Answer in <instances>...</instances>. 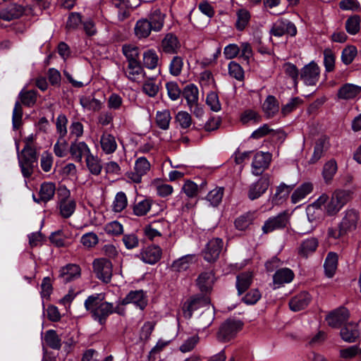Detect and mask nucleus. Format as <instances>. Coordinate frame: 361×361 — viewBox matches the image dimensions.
I'll list each match as a JSON object with an SVG mask.
<instances>
[{
  "label": "nucleus",
  "instance_id": "obj_33",
  "mask_svg": "<svg viewBox=\"0 0 361 361\" xmlns=\"http://www.w3.org/2000/svg\"><path fill=\"white\" fill-rule=\"evenodd\" d=\"M152 30L153 28L147 18L138 20L134 27L135 35L138 39L147 38Z\"/></svg>",
  "mask_w": 361,
  "mask_h": 361
},
{
  "label": "nucleus",
  "instance_id": "obj_1",
  "mask_svg": "<svg viewBox=\"0 0 361 361\" xmlns=\"http://www.w3.org/2000/svg\"><path fill=\"white\" fill-rule=\"evenodd\" d=\"M353 191L352 190L336 189L331 195L322 194L307 209V214L314 209H324V213L328 216L336 215L343 207L352 199Z\"/></svg>",
  "mask_w": 361,
  "mask_h": 361
},
{
  "label": "nucleus",
  "instance_id": "obj_10",
  "mask_svg": "<svg viewBox=\"0 0 361 361\" xmlns=\"http://www.w3.org/2000/svg\"><path fill=\"white\" fill-rule=\"evenodd\" d=\"M162 255V250L158 245H149L142 249L137 257L145 264H154Z\"/></svg>",
  "mask_w": 361,
  "mask_h": 361
},
{
  "label": "nucleus",
  "instance_id": "obj_29",
  "mask_svg": "<svg viewBox=\"0 0 361 361\" xmlns=\"http://www.w3.org/2000/svg\"><path fill=\"white\" fill-rule=\"evenodd\" d=\"M149 23L153 28V31H160L164 23L166 15L159 8H154L148 16Z\"/></svg>",
  "mask_w": 361,
  "mask_h": 361
},
{
  "label": "nucleus",
  "instance_id": "obj_36",
  "mask_svg": "<svg viewBox=\"0 0 361 361\" xmlns=\"http://www.w3.org/2000/svg\"><path fill=\"white\" fill-rule=\"evenodd\" d=\"M313 190L311 183L307 182L299 186L291 195V202L296 204L303 200Z\"/></svg>",
  "mask_w": 361,
  "mask_h": 361
},
{
  "label": "nucleus",
  "instance_id": "obj_63",
  "mask_svg": "<svg viewBox=\"0 0 361 361\" xmlns=\"http://www.w3.org/2000/svg\"><path fill=\"white\" fill-rule=\"evenodd\" d=\"M357 50L354 46L345 47L341 53V61L345 65L350 64L356 56Z\"/></svg>",
  "mask_w": 361,
  "mask_h": 361
},
{
  "label": "nucleus",
  "instance_id": "obj_17",
  "mask_svg": "<svg viewBox=\"0 0 361 361\" xmlns=\"http://www.w3.org/2000/svg\"><path fill=\"white\" fill-rule=\"evenodd\" d=\"M209 303V300L207 297H197L186 301L183 306L184 317L190 319L192 317L193 311L201 307L207 306Z\"/></svg>",
  "mask_w": 361,
  "mask_h": 361
},
{
  "label": "nucleus",
  "instance_id": "obj_9",
  "mask_svg": "<svg viewBox=\"0 0 361 361\" xmlns=\"http://www.w3.org/2000/svg\"><path fill=\"white\" fill-rule=\"evenodd\" d=\"M359 220L360 214L358 212L353 209L345 210L340 223L342 232L348 234L354 231L357 227Z\"/></svg>",
  "mask_w": 361,
  "mask_h": 361
},
{
  "label": "nucleus",
  "instance_id": "obj_7",
  "mask_svg": "<svg viewBox=\"0 0 361 361\" xmlns=\"http://www.w3.org/2000/svg\"><path fill=\"white\" fill-rule=\"evenodd\" d=\"M271 185L270 176L265 174L256 182L252 183L248 190V197L251 200L260 197L268 190Z\"/></svg>",
  "mask_w": 361,
  "mask_h": 361
},
{
  "label": "nucleus",
  "instance_id": "obj_21",
  "mask_svg": "<svg viewBox=\"0 0 361 361\" xmlns=\"http://www.w3.org/2000/svg\"><path fill=\"white\" fill-rule=\"evenodd\" d=\"M294 278L293 271L288 268L279 269L273 276V286L274 289L280 288L285 283H290Z\"/></svg>",
  "mask_w": 361,
  "mask_h": 361
},
{
  "label": "nucleus",
  "instance_id": "obj_13",
  "mask_svg": "<svg viewBox=\"0 0 361 361\" xmlns=\"http://www.w3.org/2000/svg\"><path fill=\"white\" fill-rule=\"evenodd\" d=\"M271 160V154L269 152H258L254 156L252 162V173L255 176L261 174L268 168Z\"/></svg>",
  "mask_w": 361,
  "mask_h": 361
},
{
  "label": "nucleus",
  "instance_id": "obj_28",
  "mask_svg": "<svg viewBox=\"0 0 361 361\" xmlns=\"http://www.w3.org/2000/svg\"><path fill=\"white\" fill-rule=\"evenodd\" d=\"M100 145L103 152L106 154L114 153L117 149L115 137L107 132L102 133L100 137Z\"/></svg>",
  "mask_w": 361,
  "mask_h": 361
},
{
  "label": "nucleus",
  "instance_id": "obj_30",
  "mask_svg": "<svg viewBox=\"0 0 361 361\" xmlns=\"http://www.w3.org/2000/svg\"><path fill=\"white\" fill-rule=\"evenodd\" d=\"M111 4L112 7L117 9L118 19L120 21L129 16L131 7L129 0H111Z\"/></svg>",
  "mask_w": 361,
  "mask_h": 361
},
{
  "label": "nucleus",
  "instance_id": "obj_19",
  "mask_svg": "<svg viewBox=\"0 0 361 361\" xmlns=\"http://www.w3.org/2000/svg\"><path fill=\"white\" fill-rule=\"evenodd\" d=\"M69 195L70 192L65 190L64 197L60 200L59 203L60 214L63 218H69L75 210V201Z\"/></svg>",
  "mask_w": 361,
  "mask_h": 361
},
{
  "label": "nucleus",
  "instance_id": "obj_44",
  "mask_svg": "<svg viewBox=\"0 0 361 361\" xmlns=\"http://www.w3.org/2000/svg\"><path fill=\"white\" fill-rule=\"evenodd\" d=\"M195 255H186L175 260L172 264L171 268L176 271H186L192 263Z\"/></svg>",
  "mask_w": 361,
  "mask_h": 361
},
{
  "label": "nucleus",
  "instance_id": "obj_60",
  "mask_svg": "<svg viewBox=\"0 0 361 361\" xmlns=\"http://www.w3.org/2000/svg\"><path fill=\"white\" fill-rule=\"evenodd\" d=\"M67 117L64 114H59L56 120V128L61 139L64 138L67 134Z\"/></svg>",
  "mask_w": 361,
  "mask_h": 361
},
{
  "label": "nucleus",
  "instance_id": "obj_47",
  "mask_svg": "<svg viewBox=\"0 0 361 361\" xmlns=\"http://www.w3.org/2000/svg\"><path fill=\"white\" fill-rule=\"evenodd\" d=\"M338 170L337 163L334 159L327 161L323 167L322 176L326 183L329 184Z\"/></svg>",
  "mask_w": 361,
  "mask_h": 361
},
{
  "label": "nucleus",
  "instance_id": "obj_24",
  "mask_svg": "<svg viewBox=\"0 0 361 361\" xmlns=\"http://www.w3.org/2000/svg\"><path fill=\"white\" fill-rule=\"evenodd\" d=\"M56 187L55 184L51 182H45L43 183L39 191V198H36L35 195H33V199L35 202H47L51 200L55 194Z\"/></svg>",
  "mask_w": 361,
  "mask_h": 361
},
{
  "label": "nucleus",
  "instance_id": "obj_64",
  "mask_svg": "<svg viewBox=\"0 0 361 361\" xmlns=\"http://www.w3.org/2000/svg\"><path fill=\"white\" fill-rule=\"evenodd\" d=\"M228 68L231 77L240 81L243 80L244 71L240 64L235 61H231L228 63Z\"/></svg>",
  "mask_w": 361,
  "mask_h": 361
},
{
  "label": "nucleus",
  "instance_id": "obj_61",
  "mask_svg": "<svg viewBox=\"0 0 361 361\" xmlns=\"http://www.w3.org/2000/svg\"><path fill=\"white\" fill-rule=\"evenodd\" d=\"M176 122L183 129L189 128L192 124V118L190 114L185 111L177 113L175 117Z\"/></svg>",
  "mask_w": 361,
  "mask_h": 361
},
{
  "label": "nucleus",
  "instance_id": "obj_32",
  "mask_svg": "<svg viewBox=\"0 0 361 361\" xmlns=\"http://www.w3.org/2000/svg\"><path fill=\"white\" fill-rule=\"evenodd\" d=\"M81 270L78 265L70 264L61 268L60 271V276L66 282L78 279L80 276Z\"/></svg>",
  "mask_w": 361,
  "mask_h": 361
},
{
  "label": "nucleus",
  "instance_id": "obj_27",
  "mask_svg": "<svg viewBox=\"0 0 361 361\" xmlns=\"http://www.w3.org/2000/svg\"><path fill=\"white\" fill-rule=\"evenodd\" d=\"M360 332L357 324L355 322H350L343 326L341 330L342 339L348 343H353L359 337Z\"/></svg>",
  "mask_w": 361,
  "mask_h": 361
},
{
  "label": "nucleus",
  "instance_id": "obj_2",
  "mask_svg": "<svg viewBox=\"0 0 361 361\" xmlns=\"http://www.w3.org/2000/svg\"><path fill=\"white\" fill-rule=\"evenodd\" d=\"M102 294H94L85 301V307L92 314L93 319L103 324L106 318L114 312L112 303L104 301Z\"/></svg>",
  "mask_w": 361,
  "mask_h": 361
},
{
  "label": "nucleus",
  "instance_id": "obj_22",
  "mask_svg": "<svg viewBox=\"0 0 361 361\" xmlns=\"http://www.w3.org/2000/svg\"><path fill=\"white\" fill-rule=\"evenodd\" d=\"M360 92L361 86L346 83L339 88L337 96L340 99L350 100L355 99Z\"/></svg>",
  "mask_w": 361,
  "mask_h": 361
},
{
  "label": "nucleus",
  "instance_id": "obj_58",
  "mask_svg": "<svg viewBox=\"0 0 361 361\" xmlns=\"http://www.w3.org/2000/svg\"><path fill=\"white\" fill-rule=\"evenodd\" d=\"M200 83L202 89L211 90L215 86L214 79L212 73L209 71H204L200 73Z\"/></svg>",
  "mask_w": 361,
  "mask_h": 361
},
{
  "label": "nucleus",
  "instance_id": "obj_53",
  "mask_svg": "<svg viewBox=\"0 0 361 361\" xmlns=\"http://www.w3.org/2000/svg\"><path fill=\"white\" fill-rule=\"evenodd\" d=\"M161 224V221H157L145 226L143 228L145 235L149 240H153L156 237L161 236V231L159 230V227Z\"/></svg>",
  "mask_w": 361,
  "mask_h": 361
},
{
  "label": "nucleus",
  "instance_id": "obj_39",
  "mask_svg": "<svg viewBox=\"0 0 361 361\" xmlns=\"http://www.w3.org/2000/svg\"><path fill=\"white\" fill-rule=\"evenodd\" d=\"M183 96L187 102L188 106L195 105L199 100V90L194 84L186 85L183 90Z\"/></svg>",
  "mask_w": 361,
  "mask_h": 361
},
{
  "label": "nucleus",
  "instance_id": "obj_34",
  "mask_svg": "<svg viewBox=\"0 0 361 361\" xmlns=\"http://www.w3.org/2000/svg\"><path fill=\"white\" fill-rule=\"evenodd\" d=\"M262 109L267 118H271L279 111V105L277 99L272 95L268 96L264 100Z\"/></svg>",
  "mask_w": 361,
  "mask_h": 361
},
{
  "label": "nucleus",
  "instance_id": "obj_56",
  "mask_svg": "<svg viewBox=\"0 0 361 361\" xmlns=\"http://www.w3.org/2000/svg\"><path fill=\"white\" fill-rule=\"evenodd\" d=\"M159 56L153 50H148L143 54V63L147 68L154 69L157 67Z\"/></svg>",
  "mask_w": 361,
  "mask_h": 361
},
{
  "label": "nucleus",
  "instance_id": "obj_46",
  "mask_svg": "<svg viewBox=\"0 0 361 361\" xmlns=\"http://www.w3.org/2000/svg\"><path fill=\"white\" fill-rule=\"evenodd\" d=\"M293 187L281 183L276 189L274 195L271 197V201L275 204H279L288 197V194L292 190Z\"/></svg>",
  "mask_w": 361,
  "mask_h": 361
},
{
  "label": "nucleus",
  "instance_id": "obj_4",
  "mask_svg": "<svg viewBox=\"0 0 361 361\" xmlns=\"http://www.w3.org/2000/svg\"><path fill=\"white\" fill-rule=\"evenodd\" d=\"M93 271L96 277L105 283L111 281L113 276V264L104 257L95 259L92 262Z\"/></svg>",
  "mask_w": 361,
  "mask_h": 361
},
{
  "label": "nucleus",
  "instance_id": "obj_40",
  "mask_svg": "<svg viewBox=\"0 0 361 361\" xmlns=\"http://www.w3.org/2000/svg\"><path fill=\"white\" fill-rule=\"evenodd\" d=\"M338 255L335 252H329L325 259L324 267L325 274L327 277L331 278L337 269Z\"/></svg>",
  "mask_w": 361,
  "mask_h": 361
},
{
  "label": "nucleus",
  "instance_id": "obj_31",
  "mask_svg": "<svg viewBox=\"0 0 361 361\" xmlns=\"http://www.w3.org/2000/svg\"><path fill=\"white\" fill-rule=\"evenodd\" d=\"M329 147V141L328 137L324 136L319 137L315 143L314 152L310 159V162L315 163L320 159Z\"/></svg>",
  "mask_w": 361,
  "mask_h": 361
},
{
  "label": "nucleus",
  "instance_id": "obj_59",
  "mask_svg": "<svg viewBox=\"0 0 361 361\" xmlns=\"http://www.w3.org/2000/svg\"><path fill=\"white\" fill-rule=\"evenodd\" d=\"M20 102L27 106H33L37 101V93L34 90H22L19 94Z\"/></svg>",
  "mask_w": 361,
  "mask_h": 361
},
{
  "label": "nucleus",
  "instance_id": "obj_18",
  "mask_svg": "<svg viewBox=\"0 0 361 361\" xmlns=\"http://www.w3.org/2000/svg\"><path fill=\"white\" fill-rule=\"evenodd\" d=\"M349 318V312L345 307H340L326 317L328 324L334 328L341 326Z\"/></svg>",
  "mask_w": 361,
  "mask_h": 361
},
{
  "label": "nucleus",
  "instance_id": "obj_15",
  "mask_svg": "<svg viewBox=\"0 0 361 361\" xmlns=\"http://www.w3.org/2000/svg\"><path fill=\"white\" fill-rule=\"evenodd\" d=\"M130 303L143 310L147 305V299L145 292L142 290L129 292L122 300L121 304L126 305Z\"/></svg>",
  "mask_w": 361,
  "mask_h": 361
},
{
  "label": "nucleus",
  "instance_id": "obj_43",
  "mask_svg": "<svg viewBox=\"0 0 361 361\" xmlns=\"http://www.w3.org/2000/svg\"><path fill=\"white\" fill-rule=\"evenodd\" d=\"M318 247V240L315 238H310L303 240L299 248V254L307 257L312 254Z\"/></svg>",
  "mask_w": 361,
  "mask_h": 361
},
{
  "label": "nucleus",
  "instance_id": "obj_12",
  "mask_svg": "<svg viewBox=\"0 0 361 361\" xmlns=\"http://www.w3.org/2000/svg\"><path fill=\"white\" fill-rule=\"evenodd\" d=\"M296 33V27L287 19L278 20L274 23L272 28L271 29V34L276 37H281L285 34H288L290 36H295Z\"/></svg>",
  "mask_w": 361,
  "mask_h": 361
},
{
  "label": "nucleus",
  "instance_id": "obj_14",
  "mask_svg": "<svg viewBox=\"0 0 361 361\" xmlns=\"http://www.w3.org/2000/svg\"><path fill=\"white\" fill-rule=\"evenodd\" d=\"M69 152L75 161L80 163L83 157L86 159L91 154V150L85 142L75 140L71 142Z\"/></svg>",
  "mask_w": 361,
  "mask_h": 361
},
{
  "label": "nucleus",
  "instance_id": "obj_26",
  "mask_svg": "<svg viewBox=\"0 0 361 361\" xmlns=\"http://www.w3.org/2000/svg\"><path fill=\"white\" fill-rule=\"evenodd\" d=\"M25 12V8L20 5L11 4L0 12L2 20L10 21L21 17Z\"/></svg>",
  "mask_w": 361,
  "mask_h": 361
},
{
  "label": "nucleus",
  "instance_id": "obj_51",
  "mask_svg": "<svg viewBox=\"0 0 361 361\" xmlns=\"http://www.w3.org/2000/svg\"><path fill=\"white\" fill-rule=\"evenodd\" d=\"M152 185L155 189L157 194L161 197H166L171 195L173 191L171 185L164 183L160 179L154 180Z\"/></svg>",
  "mask_w": 361,
  "mask_h": 361
},
{
  "label": "nucleus",
  "instance_id": "obj_49",
  "mask_svg": "<svg viewBox=\"0 0 361 361\" xmlns=\"http://www.w3.org/2000/svg\"><path fill=\"white\" fill-rule=\"evenodd\" d=\"M255 219V212H249L245 213L235 219V226L237 229L244 231L252 224Z\"/></svg>",
  "mask_w": 361,
  "mask_h": 361
},
{
  "label": "nucleus",
  "instance_id": "obj_48",
  "mask_svg": "<svg viewBox=\"0 0 361 361\" xmlns=\"http://www.w3.org/2000/svg\"><path fill=\"white\" fill-rule=\"evenodd\" d=\"M43 341L47 346L52 349L59 350L61 348V338L54 330L47 331L44 333Z\"/></svg>",
  "mask_w": 361,
  "mask_h": 361
},
{
  "label": "nucleus",
  "instance_id": "obj_35",
  "mask_svg": "<svg viewBox=\"0 0 361 361\" xmlns=\"http://www.w3.org/2000/svg\"><path fill=\"white\" fill-rule=\"evenodd\" d=\"M164 52L166 54H175L179 48V42L176 36L167 34L161 42Z\"/></svg>",
  "mask_w": 361,
  "mask_h": 361
},
{
  "label": "nucleus",
  "instance_id": "obj_20",
  "mask_svg": "<svg viewBox=\"0 0 361 361\" xmlns=\"http://www.w3.org/2000/svg\"><path fill=\"white\" fill-rule=\"evenodd\" d=\"M125 75L131 81L140 82L145 76V73L140 62L128 63L124 70Z\"/></svg>",
  "mask_w": 361,
  "mask_h": 361
},
{
  "label": "nucleus",
  "instance_id": "obj_57",
  "mask_svg": "<svg viewBox=\"0 0 361 361\" xmlns=\"http://www.w3.org/2000/svg\"><path fill=\"white\" fill-rule=\"evenodd\" d=\"M224 189L222 187H216L209 192L207 195V200L210 202V204L216 207L219 205L223 198Z\"/></svg>",
  "mask_w": 361,
  "mask_h": 361
},
{
  "label": "nucleus",
  "instance_id": "obj_25",
  "mask_svg": "<svg viewBox=\"0 0 361 361\" xmlns=\"http://www.w3.org/2000/svg\"><path fill=\"white\" fill-rule=\"evenodd\" d=\"M311 301V297L307 292H301L295 295L289 302L291 310L298 312L305 309Z\"/></svg>",
  "mask_w": 361,
  "mask_h": 361
},
{
  "label": "nucleus",
  "instance_id": "obj_11",
  "mask_svg": "<svg viewBox=\"0 0 361 361\" xmlns=\"http://www.w3.org/2000/svg\"><path fill=\"white\" fill-rule=\"evenodd\" d=\"M223 244L221 238H216L210 240L202 252L204 259L209 262L216 261L219 258Z\"/></svg>",
  "mask_w": 361,
  "mask_h": 361
},
{
  "label": "nucleus",
  "instance_id": "obj_45",
  "mask_svg": "<svg viewBox=\"0 0 361 361\" xmlns=\"http://www.w3.org/2000/svg\"><path fill=\"white\" fill-rule=\"evenodd\" d=\"M80 104L83 109L94 111H99L101 109L102 106V102L92 95L81 97L80 99Z\"/></svg>",
  "mask_w": 361,
  "mask_h": 361
},
{
  "label": "nucleus",
  "instance_id": "obj_37",
  "mask_svg": "<svg viewBox=\"0 0 361 361\" xmlns=\"http://www.w3.org/2000/svg\"><path fill=\"white\" fill-rule=\"evenodd\" d=\"M214 312L209 308L203 311L196 319L195 323L197 330H204L209 326L214 321Z\"/></svg>",
  "mask_w": 361,
  "mask_h": 361
},
{
  "label": "nucleus",
  "instance_id": "obj_54",
  "mask_svg": "<svg viewBox=\"0 0 361 361\" xmlns=\"http://www.w3.org/2000/svg\"><path fill=\"white\" fill-rule=\"evenodd\" d=\"M142 90L147 96L154 97L159 91V85L153 78H149L144 82Z\"/></svg>",
  "mask_w": 361,
  "mask_h": 361
},
{
  "label": "nucleus",
  "instance_id": "obj_41",
  "mask_svg": "<svg viewBox=\"0 0 361 361\" xmlns=\"http://www.w3.org/2000/svg\"><path fill=\"white\" fill-rule=\"evenodd\" d=\"M171 116L169 110L163 109L157 111L155 115L156 125L161 130H166L169 128Z\"/></svg>",
  "mask_w": 361,
  "mask_h": 361
},
{
  "label": "nucleus",
  "instance_id": "obj_55",
  "mask_svg": "<svg viewBox=\"0 0 361 361\" xmlns=\"http://www.w3.org/2000/svg\"><path fill=\"white\" fill-rule=\"evenodd\" d=\"M128 205V198L125 192H118L116 193L112 203V209L115 212H121Z\"/></svg>",
  "mask_w": 361,
  "mask_h": 361
},
{
  "label": "nucleus",
  "instance_id": "obj_50",
  "mask_svg": "<svg viewBox=\"0 0 361 361\" xmlns=\"http://www.w3.org/2000/svg\"><path fill=\"white\" fill-rule=\"evenodd\" d=\"M122 52L126 56L128 64L133 62H140V50L137 47L132 44H124L122 47Z\"/></svg>",
  "mask_w": 361,
  "mask_h": 361
},
{
  "label": "nucleus",
  "instance_id": "obj_16",
  "mask_svg": "<svg viewBox=\"0 0 361 361\" xmlns=\"http://www.w3.org/2000/svg\"><path fill=\"white\" fill-rule=\"evenodd\" d=\"M288 216L286 213H281L276 216L268 219L262 226L264 233L272 232L286 226L288 224Z\"/></svg>",
  "mask_w": 361,
  "mask_h": 361
},
{
  "label": "nucleus",
  "instance_id": "obj_38",
  "mask_svg": "<svg viewBox=\"0 0 361 361\" xmlns=\"http://www.w3.org/2000/svg\"><path fill=\"white\" fill-rule=\"evenodd\" d=\"M252 274L250 271L242 273L236 277V288L238 295L243 293L251 285Z\"/></svg>",
  "mask_w": 361,
  "mask_h": 361
},
{
  "label": "nucleus",
  "instance_id": "obj_5",
  "mask_svg": "<svg viewBox=\"0 0 361 361\" xmlns=\"http://www.w3.org/2000/svg\"><path fill=\"white\" fill-rule=\"evenodd\" d=\"M150 163L145 157H139L135 162L134 171L126 173L128 181L134 183H140L142 176L147 173L150 170Z\"/></svg>",
  "mask_w": 361,
  "mask_h": 361
},
{
  "label": "nucleus",
  "instance_id": "obj_52",
  "mask_svg": "<svg viewBox=\"0 0 361 361\" xmlns=\"http://www.w3.org/2000/svg\"><path fill=\"white\" fill-rule=\"evenodd\" d=\"M85 162L88 170L92 174L98 176L101 173L102 166L99 159L97 156L91 153L85 159Z\"/></svg>",
  "mask_w": 361,
  "mask_h": 361
},
{
  "label": "nucleus",
  "instance_id": "obj_8",
  "mask_svg": "<svg viewBox=\"0 0 361 361\" xmlns=\"http://www.w3.org/2000/svg\"><path fill=\"white\" fill-rule=\"evenodd\" d=\"M320 69L318 65L311 61L305 65L300 72V78L306 85H315L319 78Z\"/></svg>",
  "mask_w": 361,
  "mask_h": 361
},
{
  "label": "nucleus",
  "instance_id": "obj_23",
  "mask_svg": "<svg viewBox=\"0 0 361 361\" xmlns=\"http://www.w3.org/2000/svg\"><path fill=\"white\" fill-rule=\"evenodd\" d=\"M215 281L213 271L209 270L202 272L196 280V283L202 292H208L212 290Z\"/></svg>",
  "mask_w": 361,
  "mask_h": 361
},
{
  "label": "nucleus",
  "instance_id": "obj_62",
  "mask_svg": "<svg viewBox=\"0 0 361 361\" xmlns=\"http://www.w3.org/2000/svg\"><path fill=\"white\" fill-rule=\"evenodd\" d=\"M335 54L330 49H325L324 51V65L327 72H331L335 67Z\"/></svg>",
  "mask_w": 361,
  "mask_h": 361
},
{
  "label": "nucleus",
  "instance_id": "obj_3",
  "mask_svg": "<svg viewBox=\"0 0 361 361\" xmlns=\"http://www.w3.org/2000/svg\"><path fill=\"white\" fill-rule=\"evenodd\" d=\"M16 149L22 173L25 177H29L32 173L33 168L37 163L36 150L35 148L24 147L20 154L19 145L18 143H16Z\"/></svg>",
  "mask_w": 361,
  "mask_h": 361
},
{
  "label": "nucleus",
  "instance_id": "obj_42",
  "mask_svg": "<svg viewBox=\"0 0 361 361\" xmlns=\"http://www.w3.org/2000/svg\"><path fill=\"white\" fill-rule=\"evenodd\" d=\"M152 201L150 199L145 198L137 201L133 206V212L137 216L146 215L151 209Z\"/></svg>",
  "mask_w": 361,
  "mask_h": 361
},
{
  "label": "nucleus",
  "instance_id": "obj_6",
  "mask_svg": "<svg viewBox=\"0 0 361 361\" xmlns=\"http://www.w3.org/2000/svg\"><path fill=\"white\" fill-rule=\"evenodd\" d=\"M242 326L243 323L240 321L228 319L221 325L218 337L223 341H228L235 336Z\"/></svg>",
  "mask_w": 361,
  "mask_h": 361
}]
</instances>
